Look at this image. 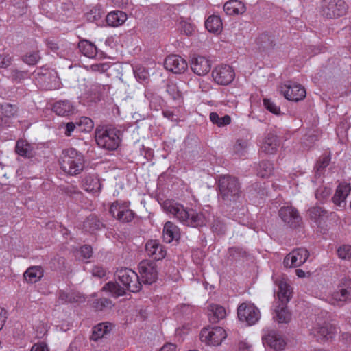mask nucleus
Masks as SVG:
<instances>
[{"mask_svg": "<svg viewBox=\"0 0 351 351\" xmlns=\"http://www.w3.org/2000/svg\"><path fill=\"white\" fill-rule=\"evenodd\" d=\"M115 276L124 287H121L117 282H108L102 288L103 291H109L112 296H123L126 289L133 293H137L141 289L139 277L132 269L127 267L118 269Z\"/></svg>", "mask_w": 351, "mask_h": 351, "instance_id": "1", "label": "nucleus"}, {"mask_svg": "<svg viewBox=\"0 0 351 351\" xmlns=\"http://www.w3.org/2000/svg\"><path fill=\"white\" fill-rule=\"evenodd\" d=\"M164 208L167 213L172 214L186 226L199 228L206 225V219L204 213L196 210L186 208L182 205L173 202H165Z\"/></svg>", "mask_w": 351, "mask_h": 351, "instance_id": "2", "label": "nucleus"}, {"mask_svg": "<svg viewBox=\"0 0 351 351\" xmlns=\"http://www.w3.org/2000/svg\"><path fill=\"white\" fill-rule=\"evenodd\" d=\"M125 128L112 125H99L95 130V138L99 147L108 150H116L122 140Z\"/></svg>", "mask_w": 351, "mask_h": 351, "instance_id": "3", "label": "nucleus"}, {"mask_svg": "<svg viewBox=\"0 0 351 351\" xmlns=\"http://www.w3.org/2000/svg\"><path fill=\"white\" fill-rule=\"evenodd\" d=\"M219 196L226 205L236 203L241 196V183L237 178L226 175L221 176L217 184Z\"/></svg>", "mask_w": 351, "mask_h": 351, "instance_id": "4", "label": "nucleus"}, {"mask_svg": "<svg viewBox=\"0 0 351 351\" xmlns=\"http://www.w3.org/2000/svg\"><path fill=\"white\" fill-rule=\"evenodd\" d=\"M60 164L65 173L71 176L77 175L84 169V157L74 148L66 149L62 152Z\"/></svg>", "mask_w": 351, "mask_h": 351, "instance_id": "5", "label": "nucleus"}, {"mask_svg": "<svg viewBox=\"0 0 351 351\" xmlns=\"http://www.w3.org/2000/svg\"><path fill=\"white\" fill-rule=\"evenodd\" d=\"M348 6L343 0H322L320 14L327 19H335L345 15Z\"/></svg>", "mask_w": 351, "mask_h": 351, "instance_id": "6", "label": "nucleus"}, {"mask_svg": "<svg viewBox=\"0 0 351 351\" xmlns=\"http://www.w3.org/2000/svg\"><path fill=\"white\" fill-rule=\"evenodd\" d=\"M237 316L239 320L252 326L259 320L261 313L254 304L243 302L237 308Z\"/></svg>", "mask_w": 351, "mask_h": 351, "instance_id": "7", "label": "nucleus"}, {"mask_svg": "<svg viewBox=\"0 0 351 351\" xmlns=\"http://www.w3.org/2000/svg\"><path fill=\"white\" fill-rule=\"evenodd\" d=\"M226 336V330L219 326L213 327L210 329L204 328L200 333L201 341L213 346L221 344Z\"/></svg>", "mask_w": 351, "mask_h": 351, "instance_id": "8", "label": "nucleus"}, {"mask_svg": "<svg viewBox=\"0 0 351 351\" xmlns=\"http://www.w3.org/2000/svg\"><path fill=\"white\" fill-rule=\"evenodd\" d=\"M278 215L282 221L291 228L300 227L302 223V217L298 210L291 206L281 207L278 211Z\"/></svg>", "mask_w": 351, "mask_h": 351, "instance_id": "9", "label": "nucleus"}, {"mask_svg": "<svg viewBox=\"0 0 351 351\" xmlns=\"http://www.w3.org/2000/svg\"><path fill=\"white\" fill-rule=\"evenodd\" d=\"M212 76L216 83L226 86L233 81L235 73L230 66L221 64L215 68L212 72Z\"/></svg>", "mask_w": 351, "mask_h": 351, "instance_id": "10", "label": "nucleus"}, {"mask_svg": "<svg viewBox=\"0 0 351 351\" xmlns=\"http://www.w3.org/2000/svg\"><path fill=\"white\" fill-rule=\"evenodd\" d=\"M309 256L308 250L305 248L293 250L287 254L283 261L285 267H297L304 263Z\"/></svg>", "mask_w": 351, "mask_h": 351, "instance_id": "11", "label": "nucleus"}, {"mask_svg": "<svg viewBox=\"0 0 351 351\" xmlns=\"http://www.w3.org/2000/svg\"><path fill=\"white\" fill-rule=\"evenodd\" d=\"M281 92L285 97L293 101H299L306 97V93L305 88L300 84L289 82L282 87Z\"/></svg>", "mask_w": 351, "mask_h": 351, "instance_id": "12", "label": "nucleus"}, {"mask_svg": "<svg viewBox=\"0 0 351 351\" xmlns=\"http://www.w3.org/2000/svg\"><path fill=\"white\" fill-rule=\"evenodd\" d=\"M138 271L145 284L152 285L157 279L158 272L154 262L142 261L138 265Z\"/></svg>", "mask_w": 351, "mask_h": 351, "instance_id": "13", "label": "nucleus"}, {"mask_svg": "<svg viewBox=\"0 0 351 351\" xmlns=\"http://www.w3.org/2000/svg\"><path fill=\"white\" fill-rule=\"evenodd\" d=\"M165 68L174 73H182L188 67L184 59L178 55L168 56L164 62Z\"/></svg>", "mask_w": 351, "mask_h": 351, "instance_id": "14", "label": "nucleus"}, {"mask_svg": "<svg viewBox=\"0 0 351 351\" xmlns=\"http://www.w3.org/2000/svg\"><path fill=\"white\" fill-rule=\"evenodd\" d=\"M192 71L199 76L206 75L211 69L210 61L204 56H194L191 60Z\"/></svg>", "mask_w": 351, "mask_h": 351, "instance_id": "15", "label": "nucleus"}, {"mask_svg": "<svg viewBox=\"0 0 351 351\" xmlns=\"http://www.w3.org/2000/svg\"><path fill=\"white\" fill-rule=\"evenodd\" d=\"M110 213L114 217L123 223L130 222L134 217V213L118 204H112L110 208Z\"/></svg>", "mask_w": 351, "mask_h": 351, "instance_id": "16", "label": "nucleus"}, {"mask_svg": "<svg viewBox=\"0 0 351 351\" xmlns=\"http://www.w3.org/2000/svg\"><path fill=\"white\" fill-rule=\"evenodd\" d=\"M337 301L351 300V279L344 278L341 280L338 289L332 293Z\"/></svg>", "mask_w": 351, "mask_h": 351, "instance_id": "17", "label": "nucleus"}, {"mask_svg": "<svg viewBox=\"0 0 351 351\" xmlns=\"http://www.w3.org/2000/svg\"><path fill=\"white\" fill-rule=\"evenodd\" d=\"M256 49L261 52H269L276 45L274 36L267 32L260 34L255 40Z\"/></svg>", "mask_w": 351, "mask_h": 351, "instance_id": "18", "label": "nucleus"}, {"mask_svg": "<svg viewBox=\"0 0 351 351\" xmlns=\"http://www.w3.org/2000/svg\"><path fill=\"white\" fill-rule=\"evenodd\" d=\"M145 250L147 255L155 261L162 260L166 256V250L164 246L156 240L147 241L145 245Z\"/></svg>", "mask_w": 351, "mask_h": 351, "instance_id": "19", "label": "nucleus"}, {"mask_svg": "<svg viewBox=\"0 0 351 351\" xmlns=\"http://www.w3.org/2000/svg\"><path fill=\"white\" fill-rule=\"evenodd\" d=\"M273 315L274 319L280 324H287L291 319V313L287 308V304H274Z\"/></svg>", "mask_w": 351, "mask_h": 351, "instance_id": "20", "label": "nucleus"}, {"mask_svg": "<svg viewBox=\"0 0 351 351\" xmlns=\"http://www.w3.org/2000/svg\"><path fill=\"white\" fill-rule=\"evenodd\" d=\"M307 215L317 226H320L322 223L328 217V211L319 206H312L308 208Z\"/></svg>", "mask_w": 351, "mask_h": 351, "instance_id": "21", "label": "nucleus"}, {"mask_svg": "<svg viewBox=\"0 0 351 351\" xmlns=\"http://www.w3.org/2000/svg\"><path fill=\"white\" fill-rule=\"evenodd\" d=\"M278 146V136L273 133H269L263 141L261 150L266 154H274L277 151Z\"/></svg>", "mask_w": 351, "mask_h": 351, "instance_id": "22", "label": "nucleus"}, {"mask_svg": "<svg viewBox=\"0 0 351 351\" xmlns=\"http://www.w3.org/2000/svg\"><path fill=\"white\" fill-rule=\"evenodd\" d=\"M263 340L265 343L276 350H282L285 346V342L282 336L275 332H269Z\"/></svg>", "mask_w": 351, "mask_h": 351, "instance_id": "23", "label": "nucleus"}, {"mask_svg": "<svg viewBox=\"0 0 351 351\" xmlns=\"http://www.w3.org/2000/svg\"><path fill=\"white\" fill-rule=\"evenodd\" d=\"M351 191L350 184L341 183L337 186L336 193L332 197L334 204L339 207H342V204H345V199Z\"/></svg>", "mask_w": 351, "mask_h": 351, "instance_id": "24", "label": "nucleus"}, {"mask_svg": "<svg viewBox=\"0 0 351 351\" xmlns=\"http://www.w3.org/2000/svg\"><path fill=\"white\" fill-rule=\"evenodd\" d=\"M53 112L59 116H69L74 112V106L69 100H61L53 106Z\"/></svg>", "mask_w": 351, "mask_h": 351, "instance_id": "25", "label": "nucleus"}, {"mask_svg": "<svg viewBox=\"0 0 351 351\" xmlns=\"http://www.w3.org/2000/svg\"><path fill=\"white\" fill-rule=\"evenodd\" d=\"M292 295L291 288L287 282L280 281L278 283V298L274 304H287L291 300Z\"/></svg>", "mask_w": 351, "mask_h": 351, "instance_id": "26", "label": "nucleus"}, {"mask_svg": "<svg viewBox=\"0 0 351 351\" xmlns=\"http://www.w3.org/2000/svg\"><path fill=\"white\" fill-rule=\"evenodd\" d=\"M180 237L178 228L172 222L165 223L163 228V240L166 243H171L173 240H178Z\"/></svg>", "mask_w": 351, "mask_h": 351, "instance_id": "27", "label": "nucleus"}, {"mask_svg": "<svg viewBox=\"0 0 351 351\" xmlns=\"http://www.w3.org/2000/svg\"><path fill=\"white\" fill-rule=\"evenodd\" d=\"M245 10L244 3L238 0H230L223 5V10L228 15L241 14Z\"/></svg>", "mask_w": 351, "mask_h": 351, "instance_id": "28", "label": "nucleus"}, {"mask_svg": "<svg viewBox=\"0 0 351 351\" xmlns=\"http://www.w3.org/2000/svg\"><path fill=\"white\" fill-rule=\"evenodd\" d=\"M82 184L84 189L89 192H99L101 188L99 178L95 175L86 176L82 180Z\"/></svg>", "mask_w": 351, "mask_h": 351, "instance_id": "29", "label": "nucleus"}, {"mask_svg": "<svg viewBox=\"0 0 351 351\" xmlns=\"http://www.w3.org/2000/svg\"><path fill=\"white\" fill-rule=\"evenodd\" d=\"M227 219L223 217H213L210 224L212 232L217 235H223L228 229Z\"/></svg>", "mask_w": 351, "mask_h": 351, "instance_id": "30", "label": "nucleus"}, {"mask_svg": "<svg viewBox=\"0 0 351 351\" xmlns=\"http://www.w3.org/2000/svg\"><path fill=\"white\" fill-rule=\"evenodd\" d=\"M15 152L17 154L24 158H30L34 156V152L32 145L24 140L16 141Z\"/></svg>", "mask_w": 351, "mask_h": 351, "instance_id": "31", "label": "nucleus"}, {"mask_svg": "<svg viewBox=\"0 0 351 351\" xmlns=\"http://www.w3.org/2000/svg\"><path fill=\"white\" fill-rule=\"evenodd\" d=\"M126 19L127 15L122 11L111 12L106 16L107 24L112 27L121 25Z\"/></svg>", "mask_w": 351, "mask_h": 351, "instance_id": "32", "label": "nucleus"}, {"mask_svg": "<svg viewBox=\"0 0 351 351\" xmlns=\"http://www.w3.org/2000/svg\"><path fill=\"white\" fill-rule=\"evenodd\" d=\"M112 324L109 322H101L97 324L93 328L90 339L97 341L102 338L105 335L109 333L111 330Z\"/></svg>", "mask_w": 351, "mask_h": 351, "instance_id": "33", "label": "nucleus"}, {"mask_svg": "<svg viewBox=\"0 0 351 351\" xmlns=\"http://www.w3.org/2000/svg\"><path fill=\"white\" fill-rule=\"evenodd\" d=\"M23 276L27 282L35 283L43 276V270L39 266L30 267L25 271Z\"/></svg>", "mask_w": 351, "mask_h": 351, "instance_id": "34", "label": "nucleus"}, {"mask_svg": "<svg viewBox=\"0 0 351 351\" xmlns=\"http://www.w3.org/2000/svg\"><path fill=\"white\" fill-rule=\"evenodd\" d=\"M208 310L210 311L208 313L209 320L212 323H217L226 317V310L220 305L210 304L208 307Z\"/></svg>", "mask_w": 351, "mask_h": 351, "instance_id": "35", "label": "nucleus"}, {"mask_svg": "<svg viewBox=\"0 0 351 351\" xmlns=\"http://www.w3.org/2000/svg\"><path fill=\"white\" fill-rule=\"evenodd\" d=\"M78 48L84 56L90 58L95 57L97 53L96 46L86 40H80L78 43Z\"/></svg>", "mask_w": 351, "mask_h": 351, "instance_id": "36", "label": "nucleus"}, {"mask_svg": "<svg viewBox=\"0 0 351 351\" xmlns=\"http://www.w3.org/2000/svg\"><path fill=\"white\" fill-rule=\"evenodd\" d=\"M205 27L210 32L219 34L222 30V21L219 16L212 15L206 21Z\"/></svg>", "mask_w": 351, "mask_h": 351, "instance_id": "37", "label": "nucleus"}, {"mask_svg": "<svg viewBox=\"0 0 351 351\" xmlns=\"http://www.w3.org/2000/svg\"><path fill=\"white\" fill-rule=\"evenodd\" d=\"M103 227V223L95 215H90L84 221L83 228L85 231L93 232L100 230Z\"/></svg>", "mask_w": 351, "mask_h": 351, "instance_id": "38", "label": "nucleus"}, {"mask_svg": "<svg viewBox=\"0 0 351 351\" xmlns=\"http://www.w3.org/2000/svg\"><path fill=\"white\" fill-rule=\"evenodd\" d=\"M274 169V165L269 160H262L257 168V176L265 178H269Z\"/></svg>", "mask_w": 351, "mask_h": 351, "instance_id": "39", "label": "nucleus"}, {"mask_svg": "<svg viewBox=\"0 0 351 351\" xmlns=\"http://www.w3.org/2000/svg\"><path fill=\"white\" fill-rule=\"evenodd\" d=\"M209 118L213 124L219 127H223L231 123V117L228 114L220 117L217 112H213L210 114Z\"/></svg>", "mask_w": 351, "mask_h": 351, "instance_id": "40", "label": "nucleus"}, {"mask_svg": "<svg viewBox=\"0 0 351 351\" xmlns=\"http://www.w3.org/2000/svg\"><path fill=\"white\" fill-rule=\"evenodd\" d=\"M92 306L96 311H104L107 308H111L112 306V302L110 299L101 298L94 300L92 303Z\"/></svg>", "mask_w": 351, "mask_h": 351, "instance_id": "41", "label": "nucleus"}, {"mask_svg": "<svg viewBox=\"0 0 351 351\" xmlns=\"http://www.w3.org/2000/svg\"><path fill=\"white\" fill-rule=\"evenodd\" d=\"M1 112L3 115L4 119L10 120V118L14 117L17 112V107L16 106L5 104L1 105Z\"/></svg>", "mask_w": 351, "mask_h": 351, "instance_id": "42", "label": "nucleus"}, {"mask_svg": "<svg viewBox=\"0 0 351 351\" xmlns=\"http://www.w3.org/2000/svg\"><path fill=\"white\" fill-rule=\"evenodd\" d=\"M166 91L173 99H180L182 97V93L179 90L178 87L172 82L167 83Z\"/></svg>", "mask_w": 351, "mask_h": 351, "instance_id": "43", "label": "nucleus"}, {"mask_svg": "<svg viewBox=\"0 0 351 351\" xmlns=\"http://www.w3.org/2000/svg\"><path fill=\"white\" fill-rule=\"evenodd\" d=\"M228 254L232 258L237 260L247 256V252L240 247H232L228 249Z\"/></svg>", "mask_w": 351, "mask_h": 351, "instance_id": "44", "label": "nucleus"}, {"mask_svg": "<svg viewBox=\"0 0 351 351\" xmlns=\"http://www.w3.org/2000/svg\"><path fill=\"white\" fill-rule=\"evenodd\" d=\"M76 124L82 127V130L85 132H90L94 128V123L91 119L87 117H82L76 122Z\"/></svg>", "mask_w": 351, "mask_h": 351, "instance_id": "45", "label": "nucleus"}, {"mask_svg": "<svg viewBox=\"0 0 351 351\" xmlns=\"http://www.w3.org/2000/svg\"><path fill=\"white\" fill-rule=\"evenodd\" d=\"M332 190L326 186H320L315 191V197L317 200L323 202L331 194Z\"/></svg>", "mask_w": 351, "mask_h": 351, "instance_id": "46", "label": "nucleus"}, {"mask_svg": "<svg viewBox=\"0 0 351 351\" xmlns=\"http://www.w3.org/2000/svg\"><path fill=\"white\" fill-rule=\"evenodd\" d=\"M103 14L101 7L95 6L86 14V16L88 21H96L101 18Z\"/></svg>", "mask_w": 351, "mask_h": 351, "instance_id": "47", "label": "nucleus"}, {"mask_svg": "<svg viewBox=\"0 0 351 351\" xmlns=\"http://www.w3.org/2000/svg\"><path fill=\"white\" fill-rule=\"evenodd\" d=\"M40 59L38 52L27 53L23 56V61L29 65H35Z\"/></svg>", "mask_w": 351, "mask_h": 351, "instance_id": "48", "label": "nucleus"}, {"mask_svg": "<svg viewBox=\"0 0 351 351\" xmlns=\"http://www.w3.org/2000/svg\"><path fill=\"white\" fill-rule=\"evenodd\" d=\"M134 73L136 78L138 80L145 81L149 77L148 71L143 66H136L134 69Z\"/></svg>", "mask_w": 351, "mask_h": 351, "instance_id": "49", "label": "nucleus"}, {"mask_svg": "<svg viewBox=\"0 0 351 351\" xmlns=\"http://www.w3.org/2000/svg\"><path fill=\"white\" fill-rule=\"evenodd\" d=\"M58 300L61 304L72 303L75 302V297L73 293H66L64 291L60 290L58 291Z\"/></svg>", "mask_w": 351, "mask_h": 351, "instance_id": "50", "label": "nucleus"}, {"mask_svg": "<svg viewBox=\"0 0 351 351\" xmlns=\"http://www.w3.org/2000/svg\"><path fill=\"white\" fill-rule=\"evenodd\" d=\"M337 254L340 258L350 259L351 258V246L343 245L338 248Z\"/></svg>", "mask_w": 351, "mask_h": 351, "instance_id": "51", "label": "nucleus"}, {"mask_svg": "<svg viewBox=\"0 0 351 351\" xmlns=\"http://www.w3.org/2000/svg\"><path fill=\"white\" fill-rule=\"evenodd\" d=\"M263 104L265 108L268 110L269 112L275 114H279L280 112V107L277 106L271 99H264Z\"/></svg>", "mask_w": 351, "mask_h": 351, "instance_id": "52", "label": "nucleus"}, {"mask_svg": "<svg viewBox=\"0 0 351 351\" xmlns=\"http://www.w3.org/2000/svg\"><path fill=\"white\" fill-rule=\"evenodd\" d=\"M247 147V142L242 141V140H238L235 143L233 150L237 154H241L243 151Z\"/></svg>", "mask_w": 351, "mask_h": 351, "instance_id": "53", "label": "nucleus"}, {"mask_svg": "<svg viewBox=\"0 0 351 351\" xmlns=\"http://www.w3.org/2000/svg\"><path fill=\"white\" fill-rule=\"evenodd\" d=\"M317 332L322 337L328 339L330 335L332 333V328H330L327 326H321L317 328ZM331 337V336H330Z\"/></svg>", "mask_w": 351, "mask_h": 351, "instance_id": "54", "label": "nucleus"}, {"mask_svg": "<svg viewBox=\"0 0 351 351\" xmlns=\"http://www.w3.org/2000/svg\"><path fill=\"white\" fill-rule=\"evenodd\" d=\"M92 247L90 245H84L80 248V254L84 258H89L92 256Z\"/></svg>", "mask_w": 351, "mask_h": 351, "instance_id": "55", "label": "nucleus"}, {"mask_svg": "<svg viewBox=\"0 0 351 351\" xmlns=\"http://www.w3.org/2000/svg\"><path fill=\"white\" fill-rule=\"evenodd\" d=\"M92 274L94 276L102 278L106 275V271L101 267L95 266L92 269Z\"/></svg>", "mask_w": 351, "mask_h": 351, "instance_id": "56", "label": "nucleus"}, {"mask_svg": "<svg viewBox=\"0 0 351 351\" xmlns=\"http://www.w3.org/2000/svg\"><path fill=\"white\" fill-rule=\"evenodd\" d=\"M330 158L328 156H324L317 162V169L321 171L322 169L327 167L329 164Z\"/></svg>", "mask_w": 351, "mask_h": 351, "instance_id": "57", "label": "nucleus"}, {"mask_svg": "<svg viewBox=\"0 0 351 351\" xmlns=\"http://www.w3.org/2000/svg\"><path fill=\"white\" fill-rule=\"evenodd\" d=\"M107 64H95L90 66V69L93 71L104 72L107 70Z\"/></svg>", "mask_w": 351, "mask_h": 351, "instance_id": "58", "label": "nucleus"}, {"mask_svg": "<svg viewBox=\"0 0 351 351\" xmlns=\"http://www.w3.org/2000/svg\"><path fill=\"white\" fill-rule=\"evenodd\" d=\"M75 128V124L73 122H69L66 124V126H65V135L66 136H70L71 135V133L73 131H74Z\"/></svg>", "mask_w": 351, "mask_h": 351, "instance_id": "59", "label": "nucleus"}, {"mask_svg": "<svg viewBox=\"0 0 351 351\" xmlns=\"http://www.w3.org/2000/svg\"><path fill=\"white\" fill-rule=\"evenodd\" d=\"M114 6L119 8H124L128 3V0H112Z\"/></svg>", "mask_w": 351, "mask_h": 351, "instance_id": "60", "label": "nucleus"}, {"mask_svg": "<svg viewBox=\"0 0 351 351\" xmlns=\"http://www.w3.org/2000/svg\"><path fill=\"white\" fill-rule=\"evenodd\" d=\"M176 346L173 343L164 345L159 351H176Z\"/></svg>", "mask_w": 351, "mask_h": 351, "instance_id": "61", "label": "nucleus"}, {"mask_svg": "<svg viewBox=\"0 0 351 351\" xmlns=\"http://www.w3.org/2000/svg\"><path fill=\"white\" fill-rule=\"evenodd\" d=\"M30 351H48L45 345L43 344H35L32 346Z\"/></svg>", "mask_w": 351, "mask_h": 351, "instance_id": "62", "label": "nucleus"}, {"mask_svg": "<svg viewBox=\"0 0 351 351\" xmlns=\"http://www.w3.org/2000/svg\"><path fill=\"white\" fill-rule=\"evenodd\" d=\"M238 351H250V346L245 342L241 341L239 343Z\"/></svg>", "mask_w": 351, "mask_h": 351, "instance_id": "63", "label": "nucleus"}, {"mask_svg": "<svg viewBox=\"0 0 351 351\" xmlns=\"http://www.w3.org/2000/svg\"><path fill=\"white\" fill-rule=\"evenodd\" d=\"M47 47L53 51H56L59 49L58 45L53 40H47Z\"/></svg>", "mask_w": 351, "mask_h": 351, "instance_id": "64", "label": "nucleus"}]
</instances>
